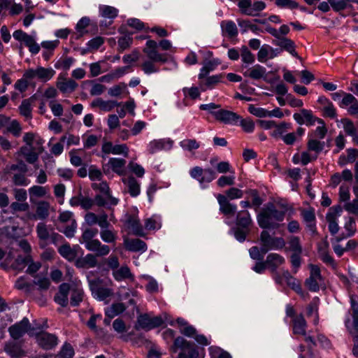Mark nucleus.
Wrapping results in <instances>:
<instances>
[{
  "mask_svg": "<svg viewBox=\"0 0 358 358\" xmlns=\"http://www.w3.org/2000/svg\"><path fill=\"white\" fill-rule=\"evenodd\" d=\"M50 205L48 201H40L36 203V213L29 214V219L45 220L49 215Z\"/></svg>",
  "mask_w": 358,
  "mask_h": 358,
  "instance_id": "nucleus-27",
  "label": "nucleus"
},
{
  "mask_svg": "<svg viewBox=\"0 0 358 358\" xmlns=\"http://www.w3.org/2000/svg\"><path fill=\"white\" fill-rule=\"evenodd\" d=\"M33 282L40 290H47L50 285V281L47 276V273L38 274L35 277Z\"/></svg>",
  "mask_w": 358,
  "mask_h": 358,
  "instance_id": "nucleus-49",
  "label": "nucleus"
},
{
  "mask_svg": "<svg viewBox=\"0 0 358 358\" xmlns=\"http://www.w3.org/2000/svg\"><path fill=\"white\" fill-rule=\"evenodd\" d=\"M261 251L266 254L269 250H281L285 248L286 242L282 237L273 236L268 231H263L260 235Z\"/></svg>",
  "mask_w": 358,
  "mask_h": 358,
  "instance_id": "nucleus-3",
  "label": "nucleus"
},
{
  "mask_svg": "<svg viewBox=\"0 0 358 358\" xmlns=\"http://www.w3.org/2000/svg\"><path fill=\"white\" fill-rule=\"evenodd\" d=\"M70 290L71 291V304L73 306H76L83 299L84 292L81 287L80 281L77 280L72 281Z\"/></svg>",
  "mask_w": 358,
  "mask_h": 358,
  "instance_id": "nucleus-26",
  "label": "nucleus"
},
{
  "mask_svg": "<svg viewBox=\"0 0 358 358\" xmlns=\"http://www.w3.org/2000/svg\"><path fill=\"white\" fill-rule=\"evenodd\" d=\"M35 328L29 327V320L26 317L23 318L19 323L12 325L8 329V332L14 340L20 338L25 333H28L29 336H33L35 335Z\"/></svg>",
  "mask_w": 358,
  "mask_h": 358,
  "instance_id": "nucleus-7",
  "label": "nucleus"
},
{
  "mask_svg": "<svg viewBox=\"0 0 358 358\" xmlns=\"http://www.w3.org/2000/svg\"><path fill=\"white\" fill-rule=\"evenodd\" d=\"M219 64H220V61L217 58L206 62L198 75L199 79H203L210 72L214 71Z\"/></svg>",
  "mask_w": 358,
  "mask_h": 358,
  "instance_id": "nucleus-38",
  "label": "nucleus"
},
{
  "mask_svg": "<svg viewBox=\"0 0 358 358\" xmlns=\"http://www.w3.org/2000/svg\"><path fill=\"white\" fill-rule=\"evenodd\" d=\"M126 307L122 303H116L108 307L105 310V313L109 318H113L124 311Z\"/></svg>",
  "mask_w": 358,
  "mask_h": 358,
  "instance_id": "nucleus-48",
  "label": "nucleus"
},
{
  "mask_svg": "<svg viewBox=\"0 0 358 358\" xmlns=\"http://www.w3.org/2000/svg\"><path fill=\"white\" fill-rule=\"evenodd\" d=\"M350 304L352 310L353 320L349 318L345 320V327L348 331L353 336L358 337V296L352 295L350 296Z\"/></svg>",
  "mask_w": 358,
  "mask_h": 358,
  "instance_id": "nucleus-9",
  "label": "nucleus"
},
{
  "mask_svg": "<svg viewBox=\"0 0 358 358\" xmlns=\"http://www.w3.org/2000/svg\"><path fill=\"white\" fill-rule=\"evenodd\" d=\"M55 74V71L51 67L37 66L36 69L26 70L24 73V77L29 80L37 78L41 82L45 83L51 80Z\"/></svg>",
  "mask_w": 358,
  "mask_h": 358,
  "instance_id": "nucleus-6",
  "label": "nucleus"
},
{
  "mask_svg": "<svg viewBox=\"0 0 358 358\" xmlns=\"http://www.w3.org/2000/svg\"><path fill=\"white\" fill-rule=\"evenodd\" d=\"M306 322L302 315H296L292 320L293 334L305 336L306 342L310 346L315 345L311 336H306Z\"/></svg>",
  "mask_w": 358,
  "mask_h": 358,
  "instance_id": "nucleus-14",
  "label": "nucleus"
},
{
  "mask_svg": "<svg viewBox=\"0 0 358 358\" xmlns=\"http://www.w3.org/2000/svg\"><path fill=\"white\" fill-rule=\"evenodd\" d=\"M113 275L117 281H122L126 279H133L134 276L131 274L129 268L126 266H121L113 271Z\"/></svg>",
  "mask_w": 358,
  "mask_h": 358,
  "instance_id": "nucleus-46",
  "label": "nucleus"
},
{
  "mask_svg": "<svg viewBox=\"0 0 358 358\" xmlns=\"http://www.w3.org/2000/svg\"><path fill=\"white\" fill-rule=\"evenodd\" d=\"M126 223L128 227L132 231V232L137 236H144L143 229L140 223L139 220L135 216H129Z\"/></svg>",
  "mask_w": 358,
  "mask_h": 358,
  "instance_id": "nucleus-42",
  "label": "nucleus"
},
{
  "mask_svg": "<svg viewBox=\"0 0 358 358\" xmlns=\"http://www.w3.org/2000/svg\"><path fill=\"white\" fill-rule=\"evenodd\" d=\"M290 129V124L286 122H282L279 124H275L273 129L271 132V136L273 138H283V136Z\"/></svg>",
  "mask_w": 358,
  "mask_h": 358,
  "instance_id": "nucleus-47",
  "label": "nucleus"
},
{
  "mask_svg": "<svg viewBox=\"0 0 358 358\" xmlns=\"http://www.w3.org/2000/svg\"><path fill=\"white\" fill-rule=\"evenodd\" d=\"M34 336H36L38 344L44 349H52L57 345V338L53 334L47 332L39 334L35 332Z\"/></svg>",
  "mask_w": 358,
  "mask_h": 358,
  "instance_id": "nucleus-19",
  "label": "nucleus"
},
{
  "mask_svg": "<svg viewBox=\"0 0 358 358\" xmlns=\"http://www.w3.org/2000/svg\"><path fill=\"white\" fill-rule=\"evenodd\" d=\"M103 218L100 223V238L106 243L115 244L118 238L117 233L114 229L109 228L110 221Z\"/></svg>",
  "mask_w": 358,
  "mask_h": 358,
  "instance_id": "nucleus-12",
  "label": "nucleus"
},
{
  "mask_svg": "<svg viewBox=\"0 0 358 358\" xmlns=\"http://www.w3.org/2000/svg\"><path fill=\"white\" fill-rule=\"evenodd\" d=\"M162 227L161 217L159 215H154L145 221V227L148 230H157Z\"/></svg>",
  "mask_w": 358,
  "mask_h": 358,
  "instance_id": "nucleus-51",
  "label": "nucleus"
},
{
  "mask_svg": "<svg viewBox=\"0 0 358 358\" xmlns=\"http://www.w3.org/2000/svg\"><path fill=\"white\" fill-rule=\"evenodd\" d=\"M285 258L278 253L269 254L266 260V264L268 265L273 271H275L278 267L285 264Z\"/></svg>",
  "mask_w": 358,
  "mask_h": 358,
  "instance_id": "nucleus-41",
  "label": "nucleus"
},
{
  "mask_svg": "<svg viewBox=\"0 0 358 358\" xmlns=\"http://www.w3.org/2000/svg\"><path fill=\"white\" fill-rule=\"evenodd\" d=\"M176 323L178 324L180 332L182 334L191 338H193L194 335H196V329L193 326L189 324L183 318L178 317L176 320Z\"/></svg>",
  "mask_w": 358,
  "mask_h": 358,
  "instance_id": "nucleus-36",
  "label": "nucleus"
},
{
  "mask_svg": "<svg viewBox=\"0 0 358 358\" xmlns=\"http://www.w3.org/2000/svg\"><path fill=\"white\" fill-rule=\"evenodd\" d=\"M173 143V141L169 138L155 139L148 144L147 148L149 153L154 154L161 150H170Z\"/></svg>",
  "mask_w": 358,
  "mask_h": 358,
  "instance_id": "nucleus-20",
  "label": "nucleus"
},
{
  "mask_svg": "<svg viewBox=\"0 0 358 358\" xmlns=\"http://www.w3.org/2000/svg\"><path fill=\"white\" fill-rule=\"evenodd\" d=\"M164 320L161 316L150 317L147 315H140L138 318V324L142 329H151L161 326Z\"/></svg>",
  "mask_w": 358,
  "mask_h": 358,
  "instance_id": "nucleus-21",
  "label": "nucleus"
},
{
  "mask_svg": "<svg viewBox=\"0 0 358 358\" xmlns=\"http://www.w3.org/2000/svg\"><path fill=\"white\" fill-rule=\"evenodd\" d=\"M13 266L17 270H22L27 266V273L33 275L40 269L41 264L39 262H34L29 256L18 257Z\"/></svg>",
  "mask_w": 358,
  "mask_h": 358,
  "instance_id": "nucleus-13",
  "label": "nucleus"
},
{
  "mask_svg": "<svg viewBox=\"0 0 358 358\" xmlns=\"http://www.w3.org/2000/svg\"><path fill=\"white\" fill-rule=\"evenodd\" d=\"M104 43L103 38L101 36H96L90 40L85 48H83L81 51L83 55H85L87 52H94L98 50Z\"/></svg>",
  "mask_w": 358,
  "mask_h": 358,
  "instance_id": "nucleus-44",
  "label": "nucleus"
},
{
  "mask_svg": "<svg viewBox=\"0 0 358 358\" xmlns=\"http://www.w3.org/2000/svg\"><path fill=\"white\" fill-rule=\"evenodd\" d=\"M56 85L62 93L73 92L78 87V84L73 80H66L62 74L59 75Z\"/></svg>",
  "mask_w": 358,
  "mask_h": 358,
  "instance_id": "nucleus-28",
  "label": "nucleus"
},
{
  "mask_svg": "<svg viewBox=\"0 0 358 358\" xmlns=\"http://www.w3.org/2000/svg\"><path fill=\"white\" fill-rule=\"evenodd\" d=\"M70 285L68 283H62L59 287V291L55 296V301L59 305L65 307L69 303V292Z\"/></svg>",
  "mask_w": 358,
  "mask_h": 358,
  "instance_id": "nucleus-31",
  "label": "nucleus"
},
{
  "mask_svg": "<svg viewBox=\"0 0 358 358\" xmlns=\"http://www.w3.org/2000/svg\"><path fill=\"white\" fill-rule=\"evenodd\" d=\"M54 194L57 199L59 204H63L64 202V195L66 192V187L64 185L59 183L53 187Z\"/></svg>",
  "mask_w": 358,
  "mask_h": 358,
  "instance_id": "nucleus-62",
  "label": "nucleus"
},
{
  "mask_svg": "<svg viewBox=\"0 0 358 358\" xmlns=\"http://www.w3.org/2000/svg\"><path fill=\"white\" fill-rule=\"evenodd\" d=\"M277 39V41L273 42V44L279 46L282 50H286L292 56L299 57V55L295 50L296 45L293 41L287 37H282Z\"/></svg>",
  "mask_w": 358,
  "mask_h": 358,
  "instance_id": "nucleus-32",
  "label": "nucleus"
},
{
  "mask_svg": "<svg viewBox=\"0 0 358 358\" xmlns=\"http://www.w3.org/2000/svg\"><path fill=\"white\" fill-rule=\"evenodd\" d=\"M124 245L127 250L132 252H144L147 250L145 243L140 239H124Z\"/></svg>",
  "mask_w": 358,
  "mask_h": 358,
  "instance_id": "nucleus-30",
  "label": "nucleus"
},
{
  "mask_svg": "<svg viewBox=\"0 0 358 358\" xmlns=\"http://www.w3.org/2000/svg\"><path fill=\"white\" fill-rule=\"evenodd\" d=\"M308 151H312L318 155L324 148V142H321L317 139L310 138L307 144Z\"/></svg>",
  "mask_w": 358,
  "mask_h": 358,
  "instance_id": "nucleus-56",
  "label": "nucleus"
},
{
  "mask_svg": "<svg viewBox=\"0 0 358 358\" xmlns=\"http://www.w3.org/2000/svg\"><path fill=\"white\" fill-rule=\"evenodd\" d=\"M101 152L106 155H122L127 157L129 148L126 144H113L110 141H106L102 144Z\"/></svg>",
  "mask_w": 358,
  "mask_h": 358,
  "instance_id": "nucleus-16",
  "label": "nucleus"
},
{
  "mask_svg": "<svg viewBox=\"0 0 358 358\" xmlns=\"http://www.w3.org/2000/svg\"><path fill=\"white\" fill-rule=\"evenodd\" d=\"M19 110L22 115L26 117H31V99H24L19 106Z\"/></svg>",
  "mask_w": 358,
  "mask_h": 358,
  "instance_id": "nucleus-58",
  "label": "nucleus"
},
{
  "mask_svg": "<svg viewBox=\"0 0 358 358\" xmlns=\"http://www.w3.org/2000/svg\"><path fill=\"white\" fill-rule=\"evenodd\" d=\"M237 6L240 9L242 14L246 15H252V0H238Z\"/></svg>",
  "mask_w": 358,
  "mask_h": 358,
  "instance_id": "nucleus-61",
  "label": "nucleus"
},
{
  "mask_svg": "<svg viewBox=\"0 0 358 358\" xmlns=\"http://www.w3.org/2000/svg\"><path fill=\"white\" fill-rule=\"evenodd\" d=\"M341 212L342 208L339 206H337L330 208L326 215V219L328 222V228L331 234H336L339 230L337 220L340 217Z\"/></svg>",
  "mask_w": 358,
  "mask_h": 358,
  "instance_id": "nucleus-15",
  "label": "nucleus"
},
{
  "mask_svg": "<svg viewBox=\"0 0 358 358\" xmlns=\"http://www.w3.org/2000/svg\"><path fill=\"white\" fill-rule=\"evenodd\" d=\"M30 200L32 201L33 197L41 198L48 196V189L46 187L34 185L29 189Z\"/></svg>",
  "mask_w": 358,
  "mask_h": 358,
  "instance_id": "nucleus-50",
  "label": "nucleus"
},
{
  "mask_svg": "<svg viewBox=\"0 0 358 358\" xmlns=\"http://www.w3.org/2000/svg\"><path fill=\"white\" fill-rule=\"evenodd\" d=\"M13 36L17 41L23 42L32 54L36 55L39 52L41 48L36 42L35 32L31 35H29L22 30H17L13 32Z\"/></svg>",
  "mask_w": 358,
  "mask_h": 358,
  "instance_id": "nucleus-8",
  "label": "nucleus"
},
{
  "mask_svg": "<svg viewBox=\"0 0 358 358\" xmlns=\"http://www.w3.org/2000/svg\"><path fill=\"white\" fill-rule=\"evenodd\" d=\"M287 243L289 245L288 248H285V251L291 250L293 253H301L302 247L300 243V239L297 236H291L288 238Z\"/></svg>",
  "mask_w": 358,
  "mask_h": 358,
  "instance_id": "nucleus-53",
  "label": "nucleus"
},
{
  "mask_svg": "<svg viewBox=\"0 0 358 358\" xmlns=\"http://www.w3.org/2000/svg\"><path fill=\"white\" fill-rule=\"evenodd\" d=\"M74 355L73 347L70 344H64L57 356V358H72Z\"/></svg>",
  "mask_w": 358,
  "mask_h": 358,
  "instance_id": "nucleus-64",
  "label": "nucleus"
},
{
  "mask_svg": "<svg viewBox=\"0 0 358 358\" xmlns=\"http://www.w3.org/2000/svg\"><path fill=\"white\" fill-rule=\"evenodd\" d=\"M241 57L242 62L245 64H252L255 60V55L245 45L241 48Z\"/></svg>",
  "mask_w": 358,
  "mask_h": 358,
  "instance_id": "nucleus-57",
  "label": "nucleus"
},
{
  "mask_svg": "<svg viewBox=\"0 0 358 358\" xmlns=\"http://www.w3.org/2000/svg\"><path fill=\"white\" fill-rule=\"evenodd\" d=\"M97 233L96 229L86 228L83 230L79 241L87 250L96 252V256H106L110 253V247L94 238Z\"/></svg>",
  "mask_w": 358,
  "mask_h": 358,
  "instance_id": "nucleus-2",
  "label": "nucleus"
},
{
  "mask_svg": "<svg viewBox=\"0 0 358 358\" xmlns=\"http://www.w3.org/2000/svg\"><path fill=\"white\" fill-rule=\"evenodd\" d=\"M120 103L116 101L107 100L105 101L101 98L95 99L91 103L92 108H99L101 110L105 112L111 111L115 107L119 106Z\"/></svg>",
  "mask_w": 358,
  "mask_h": 358,
  "instance_id": "nucleus-34",
  "label": "nucleus"
},
{
  "mask_svg": "<svg viewBox=\"0 0 358 358\" xmlns=\"http://www.w3.org/2000/svg\"><path fill=\"white\" fill-rule=\"evenodd\" d=\"M293 117L298 124H304L307 126L315 124L317 122V120L319 119L313 115L311 110L307 109H302L299 113H294Z\"/></svg>",
  "mask_w": 358,
  "mask_h": 358,
  "instance_id": "nucleus-23",
  "label": "nucleus"
},
{
  "mask_svg": "<svg viewBox=\"0 0 358 358\" xmlns=\"http://www.w3.org/2000/svg\"><path fill=\"white\" fill-rule=\"evenodd\" d=\"M36 231L40 245L42 247L55 242L59 236V234L55 232L53 227L51 225L46 224L45 222L38 223Z\"/></svg>",
  "mask_w": 358,
  "mask_h": 358,
  "instance_id": "nucleus-5",
  "label": "nucleus"
},
{
  "mask_svg": "<svg viewBox=\"0 0 358 358\" xmlns=\"http://www.w3.org/2000/svg\"><path fill=\"white\" fill-rule=\"evenodd\" d=\"M180 147L187 151H192L199 148L200 144L195 139H185L180 142Z\"/></svg>",
  "mask_w": 358,
  "mask_h": 358,
  "instance_id": "nucleus-63",
  "label": "nucleus"
},
{
  "mask_svg": "<svg viewBox=\"0 0 358 358\" xmlns=\"http://www.w3.org/2000/svg\"><path fill=\"white\" fill-rule=\"evenodd\" d=\"M20 152L25 157L26 161L30 164L37 161L38 155L41 153L35 148H29L28 146L22 147Z\"/></svg>",
  "mask_w": 358,
  "mask_h": 358,
  "instance_id": "nucleus-43",
  "label": "nucleus"
},
{
  "mask_svg": "<svg viewBox=\"0 0 358 358\" xmlns=\"http://www.w3.org/2000/svg\"><path fill=\"white\" fill-rule=\"evenodd\" d=\"M215 118L227 124H237L240 120V116L232 111L220 109L217 112H213Z\"/></svg>",
  "mask_w": 358,
  "mask_h": 358,
  "instance_id": "nucleus-18",
  "label": "nucleus"
},
{
  "mask_svg": "<svg viewBox=\"0 0 358 358\" xmlns=\"http://www.w3.org/2000/svg\"><path fill=\"white\" fill-rule=\"evenodd\" d=\"M222 34L224 36L233 38L238 36L237 26L232 20H223L220 23Z\"/></svg>",
  "mask_w": 358,
  "mask_h": 358,
  "instance_id": "nucleus-29",
  "label": "nucleus"
},
{
  "mask_svg": "<svg viewBox=\"0 0 358 358\" xmlns=\"http://www.w3.org/2000/svg\"><path fill=\"white\" fill-rule=\"evenodd\" d=\"M99 9L101 16L104 18L113 19L118 13L117 8L110 6L101 5Z\"/></svg>",
  "mask_w": 358,
  "mask_h": 358,
  "instance_id": "nucleus-54",
  "label": "nucleus"
},
{
  "mask_svg": "<svg viewBox=\"0 0 358 358\" xmlns=\"http://www.w3.org/2000/svg\"><path fill=\"white\" fill-rule=\"evenodd\" d=\"M310 276L306 280V285L312 292H317L323 283V279L318 266L310 264Z\"/></svg>",
  "mask_w": 358,
  "mask_h": 358,
  "instance_id": "nucleus-10",
  "label": "nucleus"
},
{
  "mask_svg": "<svg viewBox=\"0 0 358 358\" xmlns=\"http://www.w3.org/2000/svg\"><path fill=\"white\" fill-rule=\"evenodd\" d=\"M346 152L347 155H342L338 158V164L341 166L354 162L358 156V150L356 149L349 148Z\"/></svg>",
  "mask_w": 358,
  "mask_h": 358,
  "instance_id": "nucleus-45",
  "label": "nucleus"
},
{
  "mask_svg": "<svg viewBox=\"0 0 358 358\" xmlns=\"http://www.w3.org/2000/svg\"><path fill=\"white\" fill-rule=\"evenodd\" d=\"M58 252L62 257L65 258L68 261L71 262L75 260L71 250V247L69 243L61 245L58 249Z\"/></svg>",
  "mask_w": 358,
  "mask_h": 358,
  "instance_id": "nucleus-60",
  "label": "nucleus"
},
{
  "mask_svg": "<svg viewBox=\"0 0 358 358\" xmlns=\"http://www.w3.org/2000/svg\"><path fill=\"white\" fill-rule=\"evenodd\" d=\"M185 96V99H196L200 96L199 89L197 87L192 86L191 87H184L182 90Z\"/></svg>",
  "mask_w": 358,
  "mask_h": 358,
  "instance_id": "nucleus-59",
  "label": "nucleus"
},
{
  "mask_svg": "<svg viewBox=\"0 0 358 358\" xmlns=\"http://www.w3.org/2000/svg\"><path fill=\"white\" fill-rule=\"evenodd\" d=\"M317 122L319 124V126L313 131L311 134V138L315 139H323L327 133V129L324 122L322 119L320 118L317 120Z\"/></svg>",
  "mask_w": 358,
  "mask_h": 358,
  "instance_id": "nucleus-52",
  "label": "nucleus"
},
{
  "mask_svg": "<svg viewBox=\"0 0 358 358\" xmlns=\"http://www.w3.org/2000/svg\"><path fill=\"white\" fill-rule=\"evenodd\" d=\"M122 180L131 196H137L140 194V185L134 177L123 178Z\"/></svg>",
  "mask_w": 358,
  "mask_h": 358,
  "instance_id": "nucleus-37",
  "label": "nucleus"
},
{
  "mask_svg": "<svg viewBox=\"0 0 358 358\" xmlns=\"http://www.w3.org/2000/svg\"><path fill=\"white\" fill-rule=\"evenodd\" d=\"M27 171V167L23 162L7 165L5 168V172L13 175V182L18 186H27L29 184L30 181L25 176Z\"/></svg>",
  "mask_w": 358,
  "mask_h": 358,
  "instance_id": "nucleus-4",
  "label": "nucleus"
},
{
  "mask_svg": "<svg viewBox=\"0 0 358 358\" xmlns=\"http://www.w3.org/2000/svg\"><path fill=\"white\" fill-rule=\"evenodd\" d=\"M268 208H264L257 215V222L261 228L276 229L280 224L274 220L273 216L268 212Z\"/></svg>",
  "mask_w": 358,
  "mask_h": 358,
  "instance_id": "nucleus-17",
  "label": "nucleus"
},
{
  "mask_svg": "<svg viewBox=\"0 0 358 358\" xmlns=\"http://www.w3.org/2000/svg\"><path fill=\"white\" fill-rule=\"evenodd\" d=\"M280 53V50L273 48L269 45H263L257 52V59L260 62H265L268 59H272L278 57Z\"/></svg>",
  "mask_w": 358,
  "mask_h": 358,
  "instance_id": "nucleus-22",
  "label": "nucleus"
},
{
  "mask_svg": "<svg viewBox=\"0 0 358 358\" xmlns=\"http://www.w3.org/2000/svg\"><path fill=\"white\" fill-rule=\"evenodd\" d=\"M220 205V210L224 215H233L236 211V206L229 202L227 198L222 194L216 196Z\"/></svg>",
  "mask_w": 358,
  "mask_h": 358,
  "instance_id": "nucleus-33",
  "label": "nucleus"
},
{
  "mask_svg": "<svg viewBox=\"0 0 358 358\" xmlns=\"http://www.w3.org/2000/svg\"><path fill=\"white\" fill-rule=\"evenodd\" d=\"M222 78V75H214L212 76H206L203 79L200 80L199 86L202 91H206L208 89L213 88L217 85Z\"/></svg>",
  "mask_w": 358,
  "mask_h": 358,
  "instance_id": "nucleus-40",
  "label": "nucleus"
},
{
  "mask_svg": "<svg viewBox=\"0 0 358 358\" xmlns=\"http://www.w3.org/2000/svg\"><path fill=\"white\" fill-rule=\"evenodd\" d=\"M103 171L106 175L113 171L119 176H123L126 171V161L122 158L111 157L103 165Z\"/></svg>",
  "mask_w": 358,
  "mask_h": 358,
  "instance_id": "nucleus-11",
  "label": "nucleus"
},
{
  "mask_svg": "<svg viewBox=\"0 0 358 358\" xmlns=\"http://www.w3.org/2000/svg\"><path fill=\"white\" fill-rule=\"evenodd\" d=\"M245 77L253 80H265L267 77L266 69L264 66L255 64L243 72Z\"/></svg>",
  "mask_w": 358,
  "mask_h": 358,
  "instance_id": "nucleus-24",
  "label": "nucleus"
},
{
  "mask_svg": "<svg viewBox=\"0 0 358 358\" xmlns=\"http://www.w3.org/2000/svg\"><path fill=\"white\" fill-rule=\"evenodd\" d=\"M252 222L250 213L246 210L240 211L237 214L236 223L238 225L246 228Z\"/></svg>",
  "mask_w": 358,
  "mask_h": 358,
  "instance_id": "nucleus-55",
  "label": "nucleus"
},
{
  "mask_svg": "<svg viewBox=\"0 0 358 358\" xmlns=\"http://www.w3.org/2000/svg\"><path fill=\"white\" fill-rule=\"evenodd\" d=\"M4 351L11 358H20L25 354L20 343L15 341H9L4 345Z\"/></svg>",
  "mask_w": 358,
  "mask_h": 358,
  "instance_id": "nucleus-25",
  "label": "nucleus"
},
{
  "mask_svg": "<svg viewBox=\"0 0 358 358\" xmlns=\"http://www.w3.org/2000/svg\"><path fill=\"white\" fill-rule=\"evenodd\" d=\"M103 217L106 220H108V215L105 213L96 215L92 212H87L84 216L85 223L89 227L95 224H98L100 227V223Z\"/></svg>",
  "mask_w": 358,
  "mask_h": 358,
  "instance_id": "nucleus-39",
  "label": "nucleus"
},
{
  "mask_svg": "<svg viewBox=\"0 0 358 358\" xmlns=\"http://www.w3.org/2000/svg\"><path fill=\"white\" fill-rule=\"evenodd\" d=\"M158 43L153 40H148L143 49L146 59L143 60L141 68L145 74H151L157 73L159 69L157 66V63H165L167 58L164 54H162L158 51Z\"/></svg>",
  "mask_w": 358,
  "mask_h": 358,
  "instance_id": "nucleus-1",
  "label": "nucleus"
},
{
  "mask_svg": "<svg viewBox=\"0 0 358 358\" xmlns=\"http://www.w3.org/2000/svg\"><path fill=\"white\" fill-rule=\"evenodd\" d=\"M329 244L327 240L323 239L317 246L318 254L320 259L327 264H332L334 260L329 253Z\"/></svg>",
  "mask_w": 358,
  "mask_h": 358,
  "instance_id": "nucleus-35",
  "label": "nucleus"
}]
</instances>
